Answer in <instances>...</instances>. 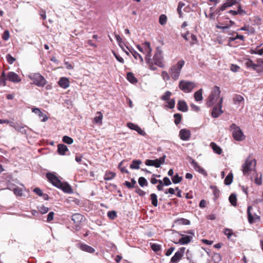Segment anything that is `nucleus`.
<instances>
[{
  "instance_id": "obj_1",
  "label": "nucleus",
  "mask_w": 263,
  "mask_h": 263,
  "mask_svg": "<svg viewBox=\"0 0 263 263\" xmlns=\"http://www.w3.org/2000/svg\"><path fill=\"white\" fill-rule=\"evenodd\" d=\"M151 57H145V61L148 64L149 68L152 70L157 69L156 66L160 67L164 66L162 51L161 50H157L153 59Z\"/></svg>"
},
{
  "instance_id": "obj_2",
  "label": "nucleus",
  "mask_w": 263,
  "mask_h": 263,
  "mask_svg": "<svg viewBox=\"0 0 263 263\" xmlns=\"http://www.w3.org/2000/svg\"><path fill=\"white\" fill-rule=\"evenodd\" d=\"M256 160L255 158L249 156L242 164L241 170L244 176H249L252 172L256 171Z\"/></svg>"
},
{
  "instance_id": "obj_3",
  "label": "nucleus",
  "mask_w": 263,
  "mask_h": 263,
  "mask_svg": "<svg viewBox=\"0 0 263 263\" xmlns=\"http://www.w3.org/2000/svg\"><path fill=\"white\" fill-rule=\"evenodd\" d=\"M184 63V60H180L170 68L169 74L174 80L176 81L179 78L181 69Z\"/></svg>"
},
{
  "instance_id": "obj_4",
  "label": "nucleus",
  "mask_w": 263,
  "mask_h": 263,
  "mask_svg": "<svg viewBox=\"0 0 263 263\" xmlns=\"http://www.w3.org/2000/svg\"><path fill=\"white\" fill-rule=\"evenodd\" d=\"M220 90L218 86H215L208 97L206 105L210 107L214 105L220 99Z\"/></svg>"
},
{
  "instance_id": "obj_5",
  "label": "nucleus",
  "mask_w": 263,
  "mask_h": 263,
  "mask_svg": "<svg viewBox=\"0 0 263 263\" xmlns=\"http://www.w3.org/2000/svg\"><path fill=\"white\" fill-rule=\"evenodd\" d=\"M195 86V83L186 80H181L179 84V88L185 93L191 92Z\"/></svg>"
},
{
  "instance_id": "obj_6",
  "label": "nucleus",
  "mask_w": 263,
  "mask_h": 263,
  "mask_svg": "<svg viewBox=\"0 0 263 263\" xmlns=\"http://www.w3.org/2000/svg\"><path fill=\"white\" fill-rule=\"evenodd\" d=\"M30 79L33 81V83L40 87H43L46 84V81L45 78L40 73H33L30 75Z\"/></svg>"
},
{
  "instance_id": "obj_7",
  "label": "nucleus",
  "mask_w": 263,
  "mask_h": 263,
  "mask_svg": "<svg viewBox=\"0 0 263 263\" xmlns=\"http://www.w3.org/2000/svg\"><path fill=\"white\" fill-rule=\"evenodd\" d=\"M230 128L232 130L233 138L237 141L243 140L245 137L240 127L235 124H232Z\"/></svg>"
},
{
  "instance_id": "obj_8",
  "label": "nucleus",
  "mask_w": 263,
  "mask_h": 263,
  "mask_svg": "<svg viewBox=\"0 0 263 263\" xmlns=\"http://www.w3.org/2000/svg\"><path fill=\"white\" fill-rule=\"evenodd\" d=\"M137 47L140 51L145 54V57H151V52L152 50L151 48L150 43L149 42H144L141 46L138 45Z\"/></svg>"
},
{
  "instance_id": "obj_9",
  "label": "nucleus",
  "mask_w": 263,
  "mask_h": 263,
  "mask_svg": "<svg viewBox=\"0 0 263 263\" xmlns=\"http://www.w3.org/2000/svg\"><path fill=\"white\" fill-rule=\"evenodd\" d=\"M165 156L164 155L162 157L155 160L147 159L145 161V164L147 166H154L156 167H159L165 161Z\"/></svg>"
},
{
  "instance_id": "obj_10",
  "label": "nucleus",
  "mask_w": 263,
  "mask_h": 263,
  "mask_svg": "<svg viewBox=\"0 0 263 263\" xmlns=\"http://www.w3.org/2000/svg\"><path fill=\"white\" fill-rule=\"evenodd\" d=\"M223 98H221L218 102L217 105L215 106L212 111V116L213 118L218 117L222 112L221 109Z\"/></svg>"
},
{
  "instance_id": "obj_11",
  "label": "nucleus",
  "mask_w": 263,
  "mask_h": 263,
  "mask_svg": "<svg viewBox=\"0 0 263 263\" xmlns=\"http://www.w3.org/2000/svg\"><path fill=\"white\" fill-rule=\"evenodd\" d=\"M185 248L184 247L180 248L174 254L171 258V262L172 263H177L183 256L185 252Z\"/></svg>"
},
{
  "instance_id": "obj_12",
  "label": "nucleus",
  "mask_w": 263,
  "mask_h": 263,
  "mask_svg": "<svg viewBox=\"0 0 263 263\" xmlns=\"http://www.w3.org/2000/svg\"><path fill=\"white\" fill-rule=\"evenodd\" d=\"M46 177L48 180L55 186L59 187V186H61V181L54 174L47 173Z\"/></svg>"
},
{
  "instance_id": "obj_13",
  "label": "nucleus",
  "mask_w": 263,
  "mask_h": 263,
  "mask_svg": "<svg viewBox=\"0 0 263 263\" xmlns=\"http://www.w3.org/2000/svg\"><path fill=\"white\" fill-rule=\"evenodd\" d=\"M189 160L196 171L205 176L207 175L206 171L200 165H199L198 163L196 162L194 159H193L191 157H189Z\"/></svg>"
},
{
  "instance_id": "obj_14",
  "label": "nucleus",
  "mask_w": 263,
  "mask_h": 263,
  "mask_svg": "<svg viewBox=\"0 0 263 263\" xmlns=\"http://www.w3.org/2000/svg\"><path fill=\"white\" fill-rule=\"evenodd\" d=\"M252 210V207L251 206H249L247 209V213H248V221L250 223H253L256 221V220H259L260 217L259 216L257 215L255 213L252 214L251 213V210Z\"/></svg>"
},
{
  "instance_id": "obj_15",
  "label": "nucleus",
  "mask_w": 263,
  "mask_h": 263,
  "mask_svg": "<svg viewBox=\"0 0 263 263\" xmlns=\"http://www.w3.org/2000/svg\"><path fill=\"white\" fill-rule=\"evenodd\" d=\"M7 79L13 83H19L21 81L20 77L14 72H9L7 76Z\"/></svg>"
},
{
  "instance_id": "obj_16",
  "label": "nucleus",
  "mask_w": 263,
  "mask_h": 263,
  "mask_svg": "<svg viewBox=\"0 0 263 263\" xmlns=\"http://www.w3.org/2000/svg\"><path fill=\"white\" fill-rule=\"evenodd\" d=\"M182 237L180 238L178 241H174V242L176 244H180V245H186L190 243L191 240L193 239L192 236L184 235L183 234H181Z\"/></svg>"
},
{
  "instance_id": "obj_17",
  "label": "nucleus",
  "mask_w": 263,
  "mask_h": 263,
  "mask_svg": "<svg viewBox=\"0 0 263 263\" xmlns=\"http://www.w3.org/2000/svg\"><path fill=\"white\" fill-rule=\"evenodd\" d=\"M180 138L184 141H187L191 137V132L186 129H182L179 132Z\"/></svg>"
},
{
  "instance_id": "obj_18",
  "label": "nucleus",
  "mask_w": 263,
  "mask_h": 263,
  "mask_svg": "<svg viewBox=\"0 0 263 263\" xmlns=\"http://www.w3.org/2000/svg\"><path fill=\"white\" fill-rule=\"evenodd\" d=\"M31 110L33 112L38 115L39 118H43L41 119V121L46 122L48 120V118L47 117V116L45 115H44V114L41 111L40 108L36 107H32L31 108Z\"/></svg>"
},
{
  "instance_id": "obj_19",
  "label": "nucleus",
  "mask_w": 263,
  "mask_h": 263,
  "mask_svg": "<svg viewBox=\"0 0 263 263\" xmlns=\"http://www.w3.org/2000/svg\"><path fill=\"white\" fill-rule=\"evenodd\" d=\"M77 247L83 251H85L90 253H92L95 251V249L86 244L81 243H78Z\"/></svg>"
},
{
  "instance_id": "obj_20",
  "label": "nucleus",
  "mask_w": 263,
  "mask_h": 263,
  "mask_svg": "<svg viewBox=\"0 0 263 263\" xmlns=\"http://www.w3.org/2000/svg\"><path fill=\"white\" fill-rule=\"evenodd\" d=\"M59 85L63 88H67L69 86V81L68 79L65 77L61 78L59 82Z\"/></svg>"
},
{
  "instance_id": "obj_21",
  "label": "nucleus",
  "mask_w": 263,
  "mask_h": 263,
  "mask_svg": "<svg viewBox=\"0 0 263 263\" xmlns=\"http://www.w3.org/2000/svg\"><path fill=\"white\" fill-rule=\"evenodd\" d=\"M177 108L180 111L185 112L187 110L188 107L185 101L180 100L178 101L177 104Z\"/></svg>"
},
{
  "instance_id": "obj_22",
  "label": "nucleus",
  "mask_w": 263,
  "mask_h": 263,
  "mask_svg": "<svg viewBox=\"0 0 263 263\" xmlns=\"http://www.w3.org/2000/svg\"><path fill=\"white\" fill-rule=\"evenodd\" d=\"M68 151V148L66 145L63 144H59L58 145V152L61 155H66V153Z\"/></svg>"
},
{
  "instance_id": "obj_23",
  "label": "nucleus",
  "mask_w": 263,
  "mask_h": 263,
  "mask_svg": "<svg viewBox=\"0 0 263 263\" xmlns=\"http://www.w3.org/2000/svg\"><path fill=\"white\" fill-rule=\"evenodd\" d=\"M84 217L82 214L76 213L72 216V220L75 223L79 224L83 220Z\"/></svg>"
},
{
  "instance_id": "obj_24",
  "label": "nucleus",
  "mask_w": 263,
  "mask_h": 263,
  "mask_svg": "<svg viewBox=\"0 0 263 263\" xmlns=\"http://www.w3.org/2000/svg\"><path fill=\"white\" fill-rule=\"evenodd\" d=\"M59 188L61 189L65 193H71L72 192L70 186L67 183H62L61 182V186H59Z\"/></svg>"
},
{
  "instance_id": "obj_25",
  "label": "nucleus",
  "mask_w": 263,
  "mask_h": 263,
  "mask_svg": "<svg viewBox=\"0 0 263 263\" xmlns=\"http://www.w3.org/2000/svg\"><path fill=\"white\" fill-rule=\"evenodd\" d=\"M210 146L212 147V148L213 149V151L215 153H216L218 155H220L221 154V153H222L221 148L219 146H218L215 143L211 142L210 144Z\"/></svg>"
},
{
  "instance_id": "obj_26",
  "label": "nucleus",
  "mask_w": 263,
  "mask_h": 263,
  "mask_svg": "<svg viewBox=\"0 0 263 263\" xmlns=\"http://www.w3.org/2000/svg\"><path fill=\"white\" fill-rule=\"evenodd\" d=\"M97 114L98 115V116L94 118L93 122L101 125L102 124L103 115L100 111H98Z\"/></svg>"
},
{
  "instance_id": "obj_27",
  "label": "nucleus",
  "mask_w": 263,
  "mask_h": 263,
  "mask_svg": "<svg viewBox=\"0 0 263 263\" xmlns=\"http://www.w3.org/2000/svg\"><path fill=\"white\" fill-rule=\"evenodd\" d=\"M194 98L196 101H201L203 99L202 89H200L194 93Z\"/></svg>"
},
{
  "instance_id": "obj_28",
  "label": "nucleus",
  "mask_w": 263,
  "mask_h": 263,
  "mask_svg": "<svg viewBox=\"0 0 263 263\" xmlns=\"http://www.w3.org/2000/svg\"><path fill=\"white\" fill-rule=\"evenodd\" d=\"M127 79L132 84H136L137 83V79L135 78L134 75L132 72H128L127 74Z\"/></svg>"
},
{
  "instance_id": "obj_29",
  "label": "nucleus",
  "mask_w": 263,
  "mask_h": 263,
  "mask_svg": "<svg viewBox=\"0 0 263 263\" xmlns=\"http://www.w3.org/2000/svg\"><path fill=\"white\" fill-rule=\"evenodd\" d=\"M142 162L140 160H134L130 165V167L132 169H139L140 168L139 165Z\"/></svg>"
},
{
  "instance_id": "obj_30",
  "label": "nucleus",
  "mask_w": 263,
  "mask_h": 263,
  "mask_svg": "<svg viewBox=\"0 0 263 263\" xmlns=\"http://www.w3.org/2000/svg\"><path fill=\"white\" fill-rule=\"evenodd\" d=\"M254 174L255 176L254 182L258 185H261L262 184V174H260L259 177H258V174L256 172L254 173Z\"/></svg>"
},
{
  "instance_id": "obj_31",
  "label": "nucleus",
  "mask_w": 263,
  "mask_h": 263,
  "mask_svg": "<svg viewBox=\"0 0 263 263\" xmlns=\"http://www.w3.org/2000/svg\"><path fill=\"white\" fill-rule=\"evenodd\" d=\"M116 176V174L114 172H106L104 179L105 180H110L113 179Z\"/></svg>"
},
{
  "instance_id": "obj_32",
  "label": "nucleus",
  "mask_w": 263,
  "mask_h": 263,
  "mask_svg": "<svg viewBox=\"0 0 263 263\" xmlns=\"http://www.w3.org/2000/svg\"><path fill=\"white\" fill-rule=\"evenodd\" d=\"M233 176L232 173H229L224 179V184L229 185L233 181Z\"/></svg>"
},
{
  "instance_id": "obj_33",
  "label": "nucleus",
  "mask_w": 263,
  "mask_h": 263,
  "mask_svg": "<svg viewBox=\"0 0 263 263\" xmlns=\"http://www.w3.org/2000/svg\"><path fill=\"white\" fill-rule=\"evenodd\" d=\"M10 126L15 128V130L23 133L24 131V127L18 123H13L10 124Z\"/></svg>"
},
{
  "instance_id": "obj_34",
  "label": "nucleus",
  "mask_w": 263,
  "mask_h": 263,
  "mask_svg": "<svg viewBox=\"0 0 263 263\" xmlns=\"http://www.w3.org/2000/svg\"><path fill=\"white\" fill-rule=\"evenodd\" d=\"M229 200L230 202L231 203V204L234 206H236L237 205V198L236 195L232 194L229 198Z\"/></svg>"
},
{
  "instance_id": "obj_35",
  "label": "nucleus",
  "mask_w": 263,
  "mask_h": 263,
  "mask_svg": "<svg viewBox=\"0 0 263 263\" xmlns=\"http://www.w3.org/2000/svg\"><path fill=\"white\" fill-rule=\"evenodd\" d=\"M151 200L152 201V204L154 206H157L158 205V200H157V196L156 194L153 193L151 194Z\"/></svg>"
},
{
  "instance_id": "obj_36",
  "label": "nucleus",
  "mask_w": 263,
  "mask_h": 263,
  "mask_svg": "<svg viewBox=\"0 0 263 263\" xmlns=\"http://www.w3.org/2000/svg\"><path fill=\"white\" fill-rule=\"evenodd\" d=\"M233 101L236 104V103H239L242 101H243L244 100V98L243 97L241 96V95H235L233 98Z\"/></svg>"
},
{
  "instance_id": "obj_37",
  "label": "nucleus",
  "mask_w": 263,
  "mask_h": 263,
  "mask_svg": "<svg viewBox=\"0 0 263 263\" xmlns=\"http://www.w3.org/2000/svg\"><path fill=\"white\" fill-rule=\"evenodd\" d=\"M176 223L178 224H182V225H189L190 224V221L189 220L184 219V218H180L176 221Z\"/></svg>"
},
{
  "instance_id": "obj_38",
  "label": "nucleus",
  "mask_w": 263,
  "mask_h": 263,
  "mask_svg": "<svg viewBox=\"0 0 263 263\" xmlns=\"http://www.w3.org/2000/svg\"><path fill=\"white\" fill-rule=\"evenodd\" d=\"M130 52L136 59H139L140 62L142 63L143 61V58L140 54L134 50H130Z\"/></svg>"
},
{
  "instance_id": "obj_39",
  "label": "nucleus",
  "mask_w": 263,
  "mask_h": 263,
  "mask_svg": "<svg viewBox=\"0 0 263 263\" xmlns=\"http://www.w3.org/2000/svg\"><path fill=\"white\" fill-rule=\"evenodd\" d=\"M138 183L141 187L147 186L148 184L146 179L143 177H141L139 178Z\"/></svg>"
},
{
  "instance_id": "obj_40",
  "label": "nucleus",
  "mask_w": 263,
  "mask_h": 263,
  "mask_svg": "<svg viewBox=\"0 0 263 263\" xmlns=\"http://www.w3.org/2000/svg\"><path fill=\"white\" fill-rule=\"evenodd\" d=\"M13 191L14 194L17 196H22L23 195V190L22 189L16 187L13 189Z\"/></svg>"
},
{
  "instance_id": "obj_41",
  "label": "nucleus",
  "mask_w": 263,
  "mask_h": 263,
  "mask_svg": "<svg viewBox=\"0 0 263 263\" xmlns=\"http://www.w3.org/2000/svg\"><path fill=\"white\" fill-rule=\"evenodd\" d=\"M159 22L161 25H165L167 22V17L165 14H161L159 16Z\"/></svg>"
},
{
  "instance_id": "obj_42",
  "label": "nucleus",
  "mask_w": 263,
  "mask_h": 263,
  "mask_svg": "<svg viewBox=\"0 0 263 263\" xmlns=\"http://www.w3.org/2000/svg\"><path fill=\"white\" fill-rule=\"evenodd\" d=\"M184 5H185L183 2H179L178 4L177 11V12H178L180 17H182V13L181 11V9L184 6Z\"/></svg>"
},
{
  "instance_id": "obj_43",
  "label": "nucleus",
  "mask_w": 263,
  "mask_h": 263,
  "mask_svg": "<svg viewBox=\"0 0 263 263\" xmlns=\"http://www.w3.org/2000/svg\"><path fill=\"white\" fill-rule=\"evenodd\" d=\"M172 95V92L170 91H167L165 92V93L162 96L161 99L163 101H168L170 100V98Z\"/></svg>"
},
{
  "instance_id": "obj_44",
  "label": "nucleus",
  "mask_w": 263,
  "mask_h": 263,
  "mask_svg": "<svg viewBox=\"0 0 263 263\" xmlns=\"http://www.w3.org/2000/svg\"><path fill=\"white\" fill-rule=\"evenodd\" d=\"M135 184H136V181L134 179H132L131 182L125 181L124 183V185L129 189L134 187Z\"/></svg>"
},
{
  "instance_id": "obj_45",
  "label": "nucleus",
  "mask_w": 263,
  "mask_h": 263,
  "mask_svg": "<svg viewBox=\"0 0 263 263\" xmlns=\"http://www.w3.org/2000/svg\"><path fill=\"white\" fill-rule=\"evenodd\" d=\"M37 210L41 214H45L47 213L49 211V209L47 207H45L43 205H41L37 206Z\"/></svg>"
},
{
  "instance_id": "obj_46",
  "label": "nucleus",
  "mask_w": 263,
  "mask_h": 263,
  "mask_svg": "<svg viewBox=\"0 0 263 263\" xmlns=\"http://www.w3.org/2000/svg\"><path fill=\"white\" fill-rule=\"evenodd\" d=\"M182 177L179 176L178 174H176L172 178V181L174 183L176 184L180 182L182 180Z\"/></svg>"
},
{
  "instance_id": "obj_47",
  "label": "nucleus",
  "mask_w": 263,
  "mask_h": 263,
  "mask_svg": "<svg viewBox=\"0 0 263 263\" xmlns=\"http://www.w3.org/2000/svg\"><path fill=\"white\" fill-rule=\"evenodd\" d=\"M174 117L175 118V123L176 125H178L180 123L181 120V115L179 114H175L174 115Z\"/></svg>"
},
{
  "instance_id": "obj_48",
  "label": "nucleus",
  "mask_w": 263,
  "mask_h": 263,
  "mask_svg": "<svg viewBox=\"0 0 263 263\" xmlns=\"http://www.w3.org/2000/svg\"><path fill=\"white\" fill-rule=\"evenodd\" d=\"M63 141L67 144H71L73 143V139L67 136H65L63 137Z\"/></svg>"
},
{
  "instance_id": "obj_49",
  "label": "nucleus",
  "mask_w": 263,
  "mask_h": 263,
  "mask_svg": "<svg viewBox=\"0 0 263 263\" xmlns=\"http://www.w3.org/2000/svg\"><path fill=\"white\" fill-rule=\"evenodd\" d=\"M224 234L227 236L228 238L230 239L231 237L234 235V233H233V231L231 229H225L224 230Z\"/></svg>"
},
{
  "instance_id": "obj_50",
  "label": "nucleus",
  "mask_w": 263,
  "mask_h": 263,
  "mask_svg": "<svg viewBox=\"0 0 263 263\" xmlns=\"http://www.w3.org/2000/svg\"><path fill=\"white\" fill-rule=\"evenodd\" d=\"M167 101V106L171 109L174 108L175 107V99H172L169 100Z\"/></svg>"
},
{
  "instance_id": "obj_51",
  "label": "nucleus",
  "mask_w": 263,
  "mask_h": 263,
  "mask_svg": "<svg viewBox=\"0 0 263 263\" xmlns=\"http://www.w3.org/2000/svg\"><path fill=\"white\" fill-rule=\"evenodd\" d=\"M151 248L154 251L157 252L161 250V246L157 243H153L151 245Z\"/></svg>"
},
{
  "instance_id": "obj_52",
  "label": "nucleus",
  "mask_w": 263,
  "mask_h": 263,
  "mask_svg": "<svg viewBox=\"0 0 263 263\" xmlns=\"http://www.w3.org/2000/svg\"><path fill=\"white\" fill-rule=\"evenodd\" d=\"M6 59L8 63L10 64H13L15 61V59L12 57L10 54L6 55Z\"/></svg>"
},
{
  "instance_id": "obj_53",
  "label": "nucleus",
  "mask_w": 263,
  "mask_h": 263,
  "mask_svg": "<svg viewBox=\"0 0 263 263\" xmlns=\"http://www.w3.org/2000/svg\"><path fill=\"white\" fill-rule=\"evenodd\" d=\"M7 78H6V75L4 72H3L1 77H0V82L4 86L6 85V81Z\"/></svg>"
},
{
  "instance_id": "obj_54",
  "label": "nucleus",
  "mask_w": 263,
  "mask_h": 263,
  "mask_svg": "<svg viewBox=\"0 0 263 263\" xmlns=\"http://www.w3.org/2000/svg\"><path fill=\"white\" fill-rule=\"evenodd\" d=\"M107 216L110 219H114L117 217V214L114 211H109Z\"/></svg>"
},
{
  "instance_id": "obj_55",
  "label": "nucleus",
  "mask_w": 263,
  "mask_h": 263,
  "mask_svg": "<svg viewBox=\"0 0 263 263\" xmlns=\"http://www.w3.org/2000/svg\"><path fill=\"white\" fill-rule=\"evenodd\" d=\"M161 77L164 81H168L170 79L169 74L165 71H163L161 73Z\"/></svg>"
},
{
  "instance_id": "obj_56",
  "label": "nucleus",
  "mask_w": 263,
  "mask_h": 263,
  "mask_svg": "<svg viewBox=\"0 0 263 263\" xmlns=\"http://www.w3.org/2000/svg\"><path fill=\"white\" fill-rule=\"evenodd\" d=\"M238 2L237 0H227V1L225 3L226 5H227L228 7L233 6V5L237 4Z\"/></svg>"
},
{
  "instance_id": "obj_57",
  "label": "nucleus",
  "mask_w": 263,
  "mask_h": 263,
  "mask_svg": "<svg viewBox=\"0 0 263 263\" xmlns=\"http://www.w3.org/2000/svg\"><path fill=\"white\" fill-rule=\"evenodd\" d=\"M190 37L191 39V44L193 45L197 43V39L196 36L194 34H191Z\"/></svg>"
},
{
  "instance_id": "obj_58",
  "label": "nucleus",
  "mask_w": 263,
  "mask_h": 263,
  "mask_svg": "<svg viewBox=\"0 0 263 263\" xmlns=\"http://www.w3.org/2000/svg\"><path fill=\"white\" fill-rule=\"evenodd\" d=\"M54 213L53 212H50L47 215V221L49 222L53 219Z\"/></svg>"
},
{
  "instance_id": "obj_59",
  "label": "nucleus",
  "mask_w": 263,
  "mask_h": 263,
  "mask_svg": "<svg viewBox=\"0 0 263 263\" xmlns=\"http://www.w3.org/2000/svg\"><path fill=\"white\" fill-rule=\"evenodd\" d=\"M136 193H137L139 196H143L145 195V192L139 188L138 186L135 191Z\"/></svg>"
},
{
  "instance_id": "obj_60",
  "label": "nucleus",
  "mask_w": 263,
  "mask_h": 263,
  "mask_svg": "<svg viewBox=\"0 0 263 263\" xmlns=\"http://www.w3.org/2000/svg\"><path fill=\"white\" fill-rule=\"evenodd\" d=\"M123 163V161H121L119 164V167L120 168L121 171L122 173H125L126 174H128V171L126 169L125 167H122V165Z\"/></svg>"
},
{
  "instance_id": "obj_61",
  "label": "nucleus",
  "mask_w": 263,
  "mask_h": 263,
  "mask_svg": "<svg viewBox=\"0 0 263 263\" xmlns=\"http://www.w3.org/2000/svg\"><path fill=\"white\" fill-rule=\"evenodd\" d=\"M9 32L8 30H5L3 34L2 38L4 40L7 41L9 38Z\"/></svg>"
},
{
  "instance_id": "obj_62",
  "label": "nucleus",
  "mask_w": 263,
  "mask_h": 263,
  "mask_svg": "<svg viewBox=\"0 0 263 263\" xmlns=\"http://www.w3.org/2000/svg\"><path fill=\"white\" fill-rule=\"evenodd\" d=\"M114 56L116 58V59L120 63H124V59L121 57L120 55L117 54L116 52L114 51L112 52Z\"/></svg>"
},
{
  "instance_id": "obj_63",
  "label": "nucleus",
  "mask_w": 263,
  "mask_h": 263,
  "mask_svg": "<svg viewBox=\"0 0 263 263\" xmlns=\"http://www.w3.org/2000/svg\"><path fill=\"white\" fill-rule=\"evenodd\" d=\"M162 181H163L164 182L163 185L168 186L171 184V181H170V179L167 177H164Z\"/></svg>"
},
{
  "instance_id": "obj_64",
  "label": "nucleus",
  "mask_w": 263,
  "mask_h": 263,
  "mask_svg": "<svg viewBox=\"0 0 263 263\" xmlns=\"http://www.w3.org/2000/svg\"><path fill=\"white\" fill-rule=\"evenodd\" d=\"M240 67L237 65L232 64L231 66V70L233 72H237Z\"/></svg>"
}]
</instances>
